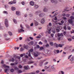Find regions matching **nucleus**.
Here are the masks:
<instances>
[{
    "mask_svg": "<svg viewBox=\"0 0 74 74\" xmlns=\"http://www.w3.org/2000/svg\"><path fill=\"white\" fill-rule=\"evenodd\" d=\"M70 18L71 19H74V17L73 16H71L70 17Z\"/></svg>",
    "mask_w": 74,
    "mask_h": 74,
    "instance_id": "c03bdc74",
    "label": "nucleus"
},
{
    "mask_svg": "<svg viewBox=\"0 0 74 74\" xmlns=\"http://www.w3.org/2000/svg\"><path fill=\"white\" fill-rule=\"evenodd\" d=\"M17 72L18 73H22V71L21 70H18L17 71Z\"/></svg>",
    "mask_w": 74,
    "mask_h": 74,
    "instance_id": "5701e85b",
    "label": "nucleus"
},
{
    "mask_svg": "<svg viewBox=\"0 0 74 74\" xmlns=\"http://www.w3.org/2000/svg\"><path fill=\"white\" fill-rule=\"evenodd\" d=\"M33 44H34V42H33L32 41L28 43V44L29 45H33Z\"/></svg>",
    "mask_w": 74,
    "mask_h": 74,
    "instance_id": "f8f14e48",
    "label": "nucleus"
},
{
    "mask_svg": "<svg viewBox=\"0 0 74 74\" xmlns=\"http://www.w3.org/2000/svg\"><path fill=\"white\" fill-rule=\"evenodd\" d=\"M74 60V57H72V58L71 59V61H72L73 60Z\"/></svg>",
    "mask_w": 74,
    "mask_h": 74,
    "instance_id": "c85d7f7f",
    "label": "nucleus"
},
{
    "mask_svg": "<svg viewBox=\"0 0 74 74\" xmlns=\"http://www.w3.org/2000/svg\"><path fill=\"white\" fill-rule=\"evenodd\" d=\"M9 4H13V3L12 1L9 2L8 3Z\"/></svg>",
    "mask_w": 74,
    "mask_h": 74,
    "instance_id": "2f4dec72",
    "label": "nucleus"
},
{
    "mask_svg": "<svg viewBox=\"0 0 74 74\" xmlns=\"http://www.w3.org/2000/svg\"><path fill=\"white\" fill-rule=\"evenodd\" d=\"M18 67L19 68H22V66L21 65H20L18 66Z\"/></svg>",
    "mask_w": 74,
    "mask_h": 74,
    "instance_id": "3c124183",
    "label": "nucleus"
},
{
    "mask_svg": "<svg viewBox=\"0 0 74 74\" xmlns=\"http://www.w3.org/2000/svg\"><path fill=\"white\" fill-rule=\"evenodd\" d=\"M40 17H42V16H43V14L42 13L39 15Z\"/></svg>",
    "mask_w": 74,
    "mask_h": 74,
    "instance_id": "b1692460",
    "label": "nucleus"
},
{
    "mask_svg": "<svg viewBox=\"0 0 74 74\" xmlns=\"http://www.w3.org/2000/svg\"><path fill=\"white\" fill-rule=\"evenodd\" d=\"M21 27V29L20 30H18V32L19 33H21V32H24V30L23 29V27L22 26V24H21L20 25Z\"/></svg>",
    "mask_w": 74,
    "mask_h": 74,
    "instance_id": "7ed1b4c3",
    "label": "nucleus"
},
{
    "mask_svg": "<svg viewBox=\"0 0 74 74\" xmlns=\"http://www.w3.org/2000/svg\"><path fill=\"white\" fill-rule=\"evenodd\" d=\"M8 33L10 36H12V33H11V32H9Z\"/></svg>",
    "mask_w": 74,
    "mask_h": 74,
    "instance_id": "c9c22d12",
    "label": "nucleus"
},
{
    "mask_svg": "<svg viewBox=\"0 0 74 74\" xmlns=\"http://www.w3.org/2000/svg\"><path fill=\"white\" fill-rule=\"evenodd\" d=\"M21 3L22 4V5H24L25 3V2H24V1H22Z\"/></svg>",
    "mask_w": 74,
    "mask_h": 74,
    "instance_id": "f704fd0d",
    "label": "nucleus"
},
{
    "mask_svg": "<svg viewBox=\"0 0 74 74\" xmlns=\"http://www.w3.org/2000/svg\"><path fill=\"white\" fill-rule=\"evenodd\" d=\"M68 30H70L71 29V27H70L69 26L68 27Z\"/></svg>",
    "mask_w": 74,
    "mask_h": 74,
    "instance_id": "864d4df0",
    "label": "nucleus"
},
{
    "mask_svg": "<svg viewBox=\"0 0 74 74\" xmlns=\"http://www.w3.org/2000/svg\"><path fill=\"white\" fill-rule=\"evenodd\" d=\"M63 19H67V18H66V17H63Z\"/></svg>",
    "mask_w": 74,
    "mask_h": 74,
    "instance_id": "774afa93",
    "label": "nucleus"
},
{
    "mask_svg": "<svg viewBox=\"0 0 74 74\" xmlns=\"http://www.w3.org/2000/svg\"><path fill=\"white\" fill-rule=\"evenodd\" d=\"M51 1L52 3H54L55 2L54 0H51Z\"/></svg>",
    "mask_w": 74,
    "mask_h": 74,
    "instance_id": "13d9d810",
    "label": "nucleus"
},
{
    "mask_svg": "<svg viewBox=\"0 0 74 74\" xmlns=\"http://www.w3.org/2000/svg\"><path fill=\"white\" fill-rule=\"evenodd\" d=\"M48 11V10L46 9V8H44V9H43V11L44 12H47Z\"/></svg>",
    "mask_w": 74,
    "mask_h": 74,
    "instance_id": "393cba45",
    "label": "nucleus"
},
{
    "mask_svg": "<svg viewBox=\"0 0 74 74\" xmlns=\"http://www.w3.org/2000/svg\"><path fill=\"white\" fill-rule=\"evenodd\" d=\"M13 21L16 24V23H17L16 21V20H15V19H13Z\"/></svg>",
    "mask_w": 74,
    "mask_h": 74,
    "instance_id": "bb28decb",
    "label": "nucleus"
},
{
    "mask_svg": "<svg viewBox=\"0 0 74 74\" xmlns=\"http://www.w3.org/2000/svg\"><path fill=\"white\" fill-rule=\"evenodd\" d=\"M58 36L60 37V36H63V34H58Z\"/></svg>",
    "mask_w": 74,
    "mask_h": 74,
    "instance_id": "dca6fc26",
    "label": "nucleus"
},
{
    "mask_svg": "<svg viewBox=\"0 0 74 74\" xmlns=\"http://www.w3.org/2000/svg\"><path fill=\"white\" fill-rule=\"evenodd\" d=\"M24 67L25 69V70H27L28 69V66H24Z\"/></svg>",
    "mask_w": 74,
    "mask_h": 74,
    "instance_id": "f3484780",
    "label": "nucleus"
},
{
    "mask_svg": "<svg viewBox=\"0 0 74 74\" xmlns=\"http://www.w3.org/2000/svg\"><path fill=\"white\" fill-rule=\"evenodd\" d=\"M74 32V30H72V31H71V33L72 34V33H73Z\"/></svg>",
    "mask_w": 74,
    "mask_h": 74,
    "instance_id": "de8ad7c7",
    "label": "nucleus"
},
{
    "mask_svg": "<svg viewBox=\"0 0 74 74\" xmlns=\"http://www.w3.org/2000/svg\"><path fill=\"white\" fill-rule=\"evenodd\" d=\"M8 69H5V72L6 73L7 72V71H8Z\"/></svg>",
    "mask_w": 74,
    "mask_h": 74,
    "instance_id": "4c0bfd02",
    "label": "nucleus"
},
{
    "mask_svg": "<svg viewBox=\"0 0 74 74\" xmlns=\"http://www.w3.org/2000/svg\"><path fill=\"white\" fill-rule=\"evenodd\" d=\"M71 56H72V55H70L68 58V59H70V58H71Z\"/></svg>",
    "mask_w": 74,
    "mask_h": 74,
    "instance_id": "58836bf2",
    "label": "nucleus"
},
{
    "mask_svg": "<svg viewBox=\"0 0 74 74\" xmlns=\"http://www.w3.org/2000/svg\"><path fill=\"white\" fill-rule=\"evenodd\" d=\"M25 55V54H22L20 55V56L21 57H22L23 56V55Z\"/></svg>",
    "mask_w": 74,
    "mask_h": 74,
    "instance_id": "603ef678",
    "label": "nucleus"
},
{
    "mask_svg": "<svg viewBox=\"0 0 74 74\" xmlns=\"http://www.w3.org/2000/svg\"><path fill=\"white\" fill-rule=\"evenodd\" d=\"M34 2L33 1H31L30 2V5H34Z\"/></svg>",
    "mask_w": 74,
    "mask_h": 74,
    "instance_id": "9d476101",
    "label": "nucleus"
},
{
    "mask_svg": "<svg viewBox=\"0 0 74 74\" xmlns=\"http://www.w3.org/2000/svg\"><path fill=\"white\" fill-rule=\"evenodd\" d=\"M14 69L16 70H18V69L17 67H16L14 68Z\"/></svg>",
    "mask_w": 74,
    "mask_h": 74,
    "instance_id": "6e6d98bb",
    "label": "nucleus"
},
{
    "mask_svg": "<svg viewBox=\"0 0 74 74\" xmlns=\"http://www.w3.org/2000/svg\"><path fill=\"white\" fill-rule=\"evenodd\" d=\"M42 63H43V61L40 62V66H42Z\"/></svg>",
    "mask_w": 74,
    "mask_h": 74,
    "instance_id": "4be33fe9",
    "label": "nucleus"
},
{
    "mask_svg": "<svg viewBox=\"0 0 74 74\" xmlns=\"http://www.w3.org/2000/svg\"><path fill=\"white\" fill-rule=\"evenodd\" d=\"M44 22H45V19L42 18L41 20V23H44Z\"/></svg>",
    "mask_w": 74,
    "mask_h": 74,
    "instance_id": "9b49d317",
    "label": "nucleus"
},
{
    "mask_svg": "<svg viewBox=\"0 0 74 74\" xmlns=\"http://www.w3.org/2000/svg\"><path fill=\"white\" fill-rule=\"evenodd\" d=\"M61 23L62 24H63L64 23V21H61Z\"/></svg>",
    "mask_w": 74,
    "mask_h": 74,
    "instance_id": "5fc2aeb1",
    "label": "nucleus"
},
{
    "mask_svg": "<svg viewBox=\"0 0 74 74\" xmlns=\"http://www.w3.org/2000/svg\"><path fill=\"white\" fill-rule=\"evenodd\" d=\"M24 50V49L22 47L21 48V52H22Z\"/></svg>",
    "mask_w": 74,
    "mask_h": 74,
    "instance_id": "473e14b6",
    "label": "nucleus"
},
{
    "mask_svg": "<svg viewBox=\"0 0 74 74\" xmlns=\"http://www.w3.org/2000/svg\"><path fill=\"white\" fill-rule=\"evenodd\" d=\"M3 66L4 67V68H8V69H9V66H7L5 64L3 65Z\"/></svg>",
    "mask_w": 74,
    "mask_h": 74,
    "instance_id": "ddd939ff",
    "label": "nucleus"
},
{
    "mask_svg": "<svg viewBox=\"0 0 74 74\" xmlns=\"http://www.w3.org/2000/svg\"><path fill=\"white\" fill-rule=\"evenodd\" d=\"M40 49L41 50L43 49H44V48L42 47H41L40 48Z\"/></svg>",
    "mask_w": 74,
    "mask_h": 74,
    "instance_id": "bf43d9fd",
    "label": "nucleus"
},
{
    "mask_svg": "<svg viewBox=\"0 0 74 74\" xmlns=\"http://www.w3.org/2000/svg\"><path fill=\"white\" fill-rule=\"evenodd\" d=\"M3 14H8V12H7L4 11L3 12Z\"/></svg>",
    "mask_w": 74,
    "mask_h": 74,
    "instance_id": "a878e982",
    "label": "nucleus"
},
{
    "mask_svg": "<svg viewBox=\"0 0 74 74\" xmlns=\"http://www.w3.org/2000/svg\"><path fill=\"white\" fill-rule=\"evenodd\" d=\"M14 58H16V59H21V57L18 56H16L15 55L14 56Z\"/></svg>",
    "mask_w": 74,
    "mask_h": 74,
    "instance_id": "6e6552de",
    "label": "nucleus"
},
{
    "mask_svg": "<svg viewBox=\"0 0 74 74\" xmlns=\"http://www.w3.org/2000/svg\"><path fill=\"white\" fill-rule=\"evenodd\" d=\"M58 13H56L55 14V15H54V16H56L57 15V14H58Z\"/></svg>",
    "mask_w": 74,
    "mask_h": 74,
    "instance_id": "680f3d73",
    "label": "nucleus"
},
{
    "mask_svg": "<svg viewBox=\"0 0 74 74\" xmlns=\"http://www.w3.org/2000/svg\"><path fill=\"white\" fill-rule=\"evenodd\" d=\"M11 8H12V11H14V10H16L15 8L14 7H12Z\"/></svg>",
    "mask_w": 74,
    "mask_h": 74,
    "instance_id": "6ab92c4d",
    "label": "nucleus"
},
{
    "mask_svg": "<svg viewBox=\"0 0 74 74\" xmlns=\"http://www.w3.org/2000/svg\"><path fill=\"white\" fill-rule=\"evenodd\" d=\"M35 7L36 8H38V5H35Z\"/></svg>",
    "mask_w": 74,
    "mask_h": 74,
    "instance_id": "a19ab883",
    "label": "nucleus"
},
{
    "mask_svg": "<svg viewBox=\"0 0 74 74\" xmlns=\"http://www.w3.org/2000/svg\"><path fill=\"white\" fill-rule=\"evenodd\" d=\"M51 28H48L47 29V32L48 34H51Z\"/></svg>",
    "mask_w": 74,
    "mask_h": 74,
    "instance_id": "423d86ee",
    "label": "nucleus"
},
{
    "mask_svg": "<svg viewBox=\"0 0 74 74\" xmlns=\"http://www.w3.org/2000/svg\"><path fill=\"white\" fill-rule=\"evenodd\" d=\"M57 53H59V50H57L56 51Z\"/></svg>",
    "mask_w": 74,
    "mask_h": 74,
    "instance_id": "0e129e2a",
    "label": "nucleus"
},
{
    "mask_svg": "<svg viewBox=\"0 0 74 74\" xmlns=\"http://www.w3.org/2000/svg\"><path fill=\"white\" fill-rule=\"evenodd\" d=\"M37 38H41V36H37L36 37Z\"/></svg>",
    "mask_w": 74,
    "mask_h": 74,
    "instance_id": "a18cd8bd",
    "label": "nucleus"
},
{
    "mask_svg": "<svg viewBox=\"0 0 74 74\" xmlns=\"http://www.w3.org/2000/svg\"><path fill=\"white\" fill-rule=\"evenodd\" d=\"M16 14L17 15H21V13L19 11H16Z\"/></svg>",
    "mask_w": 74,
    "mask_h": 74,
    "instance_id": "1a4fd4ad",
    "label": "nucleus"
},
{
    "mask_svg": "<svg viewBox=\"0 0 74 74\" xmlns=\"http://www.w3.org/2000/svg\"><path fill=\"white\" fill-rule=\"evenodd\" d=\"M33 23H32L31 25H30V26H33Z\"/></svg>",
    "mask_w": 74,
    "mask_h": 74,
    "instance_id": "338daca9",
    "label": "nucleus"
},
{
    "mask_svg": "<svg viewBox=\"0 0 74 74\" xmlns=\"http://www.w3.org/2000/svg\"><path fill=\"white\" fill-rule=\"evenodd\" d=\"M39 12H40V11H37V12H35V14L36 15H38V14H39Z\"/></svg>",
    "mask_w": 74,
    "mask_h": 74,
    "instance_id": "412c9836",
    "label": "nucleus"
},
{
    "mask_svg": "<svg viewBox=\"0 0 74 74\" xmlns=\"http://www.w3.org/2000/svg\"><path fill=\"white\" fill-rule=\"evenodd\" d=\"M58 19L57 18V17L56 16L55 17V18H53V22H55V21H54V20H57Z\"/></svg>",
    "mask_w": 74,
    "mask_h": 74,
    "instance_id": "a211bd4d",
    "label": "nucleus"
},
{
    "mask_svg": "<svg viewBox=\"0 0 74 74\" xmlns=\"http://www.w3.org/2000/svg\"><path fill=\"white\" fill-rule=\"evenodd\" d=\"M69 16H70V15L69 14H66V17H69Z\"/></svg>",
    "mask_w": 74,
    "mask_h": 74,
    "instance_id": "69168bd1",
    "label": "nucleus"
},
{
    "mask_svg": "<svg viewBox=\"0 0 74 74\" xmlns=\"http://www.w3.org/2000/svg\"><path fill=\"white\" fill-rule=\"evenodd\" d=\"M49 26H52V24H51V23H50L49 24Z\"/></svg>",
    "mask_w": 74,
    "mask_h": 74,
    "instance_id": "09e8293b",
    "label": "nucleus"
},
{
    "mask_svg": "<svg viewBox=\"0 0 74 74\" xmlns=\"http://www.w3.org/2000/svg\"><path fill=\"white\" fill-rule=\"evenodd\" d=\"M36 47L38 49L40 48V46H39V45H37Z\"/></svg>",
    "mask_w": 74,
    "mask_h": 74,
    "instance_id": "79ce46f5",
    "label": "nucleus"
},
{
    "mask_svg": "<svg viewBox=\"0 0 74 74\" xmlns=\"http://www.w3.org/2000/svg\"><path fill=\"white\" fill-rule=\"evenodd\" d=\"M39 44H40V45H41L42 44V42H40L39 43H38Z\"/></svg>",
    "mask_w": 74,
    "mask_h": 74,
    "instance_id": "8fccbe9b",
    "label": "nucleus"
},
{
    "mask_svg": "<svg viewBox=\"0 0 74 74\" xmlns=\"http://www.w3.org/2000/svg\"><path fill=\"white\" fill-rule=\"evenodd\" d=\"M29 38L31 40H33V37H29Z\"/></svg>",
    "mask_w": 74,
    "mask_h": 74,
    "instance_id": "37998d69",
    "label": "nucleus"
},
{
    "mask_svg": "<svg viewBox=\"0 0 74 74\" xmlns=\"http://www.w3.org/2000/svg\"><path fill=\"white\" fill-rule=\"evenodd\" d=\"M40 54V53L38 52L37 51H36V52L34 53H33L34 55V56L35 57H37V56H38V55H39Z\"/></svg>",
    "mask_w": 74,
    "mask_h": 74,
    "instance_id": "f03ea898",
    "label": "nucleus"
},
{
    "mask_svg": "<svg viewBox=\"0 0 74 74\" xmlns=\"http://www.w3.org/2000/svg\"><path fill=\"white\" fill-rule=\"evenodd\" d=\"M34 63V61H29L28 62V64H32V63Z\"/></svg>",
    "mask_w": 74,
    "mask_h": 74,
    "instance_id": "4468645a",
    "label": "nucleus"
},
{
    "mask_svg": "<svg viewBox=\"0 0 74 74\" xmlns=\"http://www.w3.org/2000/svg\"><path fill=\"white\" fill-rule=\"evenodd\" d=\"M51 37H53V36H54V35L52 34H51Z\"/></svg>",
    "mask_w": 74,
    "mask_h": 74,
    "instance_id": "49530a36",
    "label": "nucleus"
},
{
    "mask_svg": "<svg viewBox=\"0 0 74 74\" xmlns=\"http://www.w3.org/2000/svg\"><path fill=\"white\" fill-rule=\"evenodd\" d=\"M13 4H15L16 3V0H14L12 2Z\"/></svg>",
    "mask_w": 74,
    "mask_h": 74,
    "instance_id": "e433bc0d",
    "label": "nucleus"
},
{
    "mask_svg": "<svg viewBox=\"0 0 74 74\" xmlns=\"http://www.w3.org/2000/svg\"><path fill=\"white\" fill-rule=\"evenodd\" d=\"M10 65L11 66H14V63H11L10 64Z\"/></svg>",
    "mask_w": 74,
    "mask_h": 74,
    "instance_id": "052dcab7",
    "label": "nucleus"
},
{
    "mask_svg": "<svg viewBox=\"0 0 74 74\" xmlns=\"http://www.w3.org/2000/svg\"><path fill=\"white\" fill-rule=\"evenodd\" d=\"M38 25V23L36 21H35V26H37Z\"/></svg>",
    "mask_w": 74,
    "mask_h": 74,
    "instance_id": "2eb2a0df",
    "label": "nucleus"
},
{
    "mask_svg": "<svg viewBox=\"0 0 74 74\" xmlns=\"http://www.w3.org/2000/svg\"><path fill=\"white\" fill-rule=\"evenodd\" d=\"M56 31L57 32H59L60 30H59V29H56Z\"/></svg>",
    "mask_w": 74,
    "mask_h": 74,
    "instance_id": "4d7b16f0",
    "label": "nucleus"
},
{
    "mask_svg": "<svg viewBox=\"0 0 74 74\" xmlns=\"http://www.w3.org/2000/svg\"><path fill=\"white\" fill-rule=\"evenodd\" d=\"M14 49L16 50L17 49H19V47H15L14 48Z\"/></svg>",
    "mask_w": 74,
    "mask_h": 74,
    "instance_id": "c756f323",
    "label": "nucleus"
},
{
    "mask_svg": "<svg viewBox=\"0 0 74 74\" xmlns=\"http://www.w3.org/2000/svg\"><path fill=\"white\" fill-rule=\"evenodd\" d=\"M10 71L12 73H13V72H14V69H10Z\"/></svg>",
    "mask_w": 74,
    "mask_h": 74,
    "instance_id": "7c9ffc66",
    "label": "nucleus"
},
{
    "mask_svg": "<svg viewBox=\"0 0 74 74\" xmlns=\"http://www.w3.org/2000/svg\"><path fill=\"white\" fill-rule=\"evenodd\" d=\"M5 24L7 27L8 26V21H7V19H5Z\"/></svg>",
    "mask_w": 74,
    "mask_h": 74,
    "instance_id": "20e7f679",
    "label": "nucleus"
},
{
    "mask_svg": "<svg viewBox=\"0 0 74 74\" xmlns=\"http://www.w3.org/2000/svg\"><path fill=\"white\" fill-rule=\"evenodd\" d=\"M50 45L52 46L53 45V42H50Z\"/></svg>",
    "mask_w": 74,
    "mask_h": 74,
    "instance_id": "cd10ccee",
    "label": "nucleus"
},
{
    "mask_svg": "<svg viewBox=\"0 0 74 74\" xmlns=\"http://www.w3.org/2000/svg\"><path fill=\"white\" fill-rule=\"evenodd\" d=\"M68 22L70 24H71L73 22V20L71 19H69L68 20Z\"/></svg>",
    "mask_w": 74,
    "mask_h": 74,
    "instance_id": "0eeeda50",
    "label": "nucleus"
},
{
    "mask_svg": "<svg viewBox=\"0 0 74 74\" xmlns=\"http://www.w3.org/2000/svg\"><path fill=\"white\" fill-rule=\"evenodd\" d=\"M54 45H55L56 46V48H58V47H63V46L64 45L63 44H60L59 45H58L56 43H55L54 44Z\"/></svg>",
    "mask_w": 74,
    "mask_h": 74,
    "instance_id": "f257e3e1",
    "label": "nucleus"
},
{
    "mask_svg": "<svg viewBox=\"0 0 74 74\" xmlns=\"http://www.w3.org/2000/svg\"><path fill=\"white\" fill-rule=\"evenodd\" d=\"M33 50L32 49H30L29 51H28L29 54H28V56L29 57H30V56H31V55H30V52H33Z\"/></svg>",
    "mask_w": 74,
    "mask_h": 74,
    "instance_id": "39448f33",
    "label": "nucleus"
},
{
    "mask_svg": "<svg viewBox=\"0 0 74 74\" xmlns=\"http://www.w3.org/2000/svg\"><path fill=\"white\" fill-rule=\"evenodd\" d=\"M24 48H25V49H27V46H24Z\"/></svg>",
    "mask_w": 74,
    "mask_h": 74,
    "instance_id": "ea45409f",
    "label": "nucleus"
},
{
    "mask_svg": "<svg viewBox=\"0 0 74 74\" xmlns=\"http://www.w3.org/2000/svg\"><path fill=\"white\" fill-rule=\"evenodd\" d=\"M26 27H27V28H29L30 27V26H29L28 25H27L26 26Z\"/></svg>",
    "mask_w": 74,
    "mask_h": 74,
    "instance_id": "e2e57ef3",
    "label": "nucleus"
},
{
    "mask_svg": "<svg viewBox=\"0 0 74 74\" xmlns=\"http://www.w3.org/2000/svg\"><path fill=\"white\" fill-rule=\"evenodd\" d=\"M4 7L5 8H8V5H5Z\"/></svg>",
    "mask_w": 74,
    "mask_h": 74,
    "instance_id": "72a5a7b5",
    "label": "nucleus"
},
{
    "mask_svg": "<svg viewBox=\"0 0 74 74\" xmlns=\"http://www.w3.org/2000/svg\"><path fill=\"white\" fill-rule=\"evenodd\" d=\"M10 61H12V62H14V61H15V59H14V58H12V59L11 60H10Z\"/></svg>",
    "mask_w": 74,
    "mask_h": 74,
    "instance_id": "aec40b11",
    "label": "nucleus"
}]
</instances>
